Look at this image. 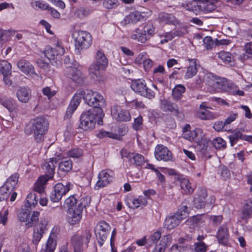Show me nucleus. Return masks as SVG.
Returning a JSON list of instances; mask_svg holds the SVG:
<instances>
[{"instance_id":"1","label":"nucleus","mask_w":252,"mask_h":252,"mask_svg":"<svg viewBox=\"0 0 252 252\" xmlns=\"http://www.w3.org/2000/svg\"><path fill=\"white\" fill-rule=\"evenodd\" d=\"M108 60L104 53L101 50L96 52L94 62L91 64L89 72L91 77L99 83L105 80L102 71L108 66Z\"/></svg>"},{"instance_id":"2","label":"nucleus","mask_w":252,"mask_h":252,"mask_svg":"<svg viewBox=\"0 0 252 252\" xmlns=\"http://www.w3.org/2000/svg\"><path fill=\"white\" fill-rule=\"evenodd\" d=\"M48 129V124L46 120L43 117H38L26 125L25 132L28 135L33 134L35 140L37 142H41Z\"/></svg>"},{"instance_id":"3","label":"nucleus","mask_w":252,"mask_h":252,"mask_svg":"<svg viewBox=\"0 0 252 252\" xmlns=\"http://www.w3.org/2000/svg\"><path fill=\"white\" fill-rule=\"evenodd\" d=\"M103 116L101 108L89 110L81 115L80 127L84 130H92L94 127L96 122L99 125L102 124Z\"/></svg>"},{"instance_id":"4","label":"nucleus","mask_w":252,"mask_h":252,"mask_svg":"<svg viewBox=\"0 0 252 252\" xmlns=\"http://www.w3.org/2000/svg\"><path fill=\"white\" fill-rule=\"evenodd\" d=\"M76 93L80 97V101L83 98L89 106L94 107V109L101 108L104 104L103 96L97 92L91 90H79Z\"/></svg>"},{"instance_id":"5","label":"nucleus","mask_w":252,"mask_h":252,"mask_svg":"<svg viewBox=\"0 0 252 252\" xmlns=\"http://www.w3.org/2000/svg\"><path fill=\"white\" fill-rule=\"evenodd\" d=\"M155 33V28L152 25H146L143 28L135 29L130 35V38L141 43H145Z\"/></svg>"},{"instance_id":"6","label":"nucleus","mask_w":252,"mask_h":252,"mask_svg":"<svg viewBox=\"0 0 252 252\" xmlns=\"http://www.w3.org/2000/svg\"><path fill=\"white\" fill-rule=\"evenodd\" d=\"M75 48L78 50L89 48L92 44L91 34L84 31H75L72 33Z\"/></svg>"},{"instance_id":"7","label":"nucleus","mask_w":252,"mask_h":252,"mask_svg":"<svg viewBox=\"0 0 252 252\" xmlns=\"http://www.w3.org/2000/svg\"><path fill=\"white\" fill-rule=\"evenodd\" d=\"M217 0H195L188 5L189 10H191L196 15L201 12H210L215 9V3Z\"/></svg>"},{"instance_id":"8","label":"nucleus","mask_w":252,"mask_h":252,"mask_svg":"<svg viewBox=\"0 0 252 252\" xmlns=\"http://www.w3.org/2000/svg\"><path fill=\"white\" fill-rule=\"evenodd\" d=\"M39 215V212H32L29 207L25 206L20 210L18 214V218L20 221L25 222L26 226L29 228L32 227L38 220Z\"/></svg>"},{"instance_id":"9","label":"nucleus","mask_w":252,"mask_h":252,"mask_svg":"<svg viewBox=\"0 0 252 252\" xmlns=\"http://www.w3.org/2000/svg\"><path fill=\"white\" fill-rule=\"evenodd\" d=\"M91 237V234L88 230L83 231L81 235H74L71 239L74 252H83L84 247H87Z\"/></svg>"},{"instance_id":"10","label":"nucleus","mask_w":252,"mask_h":252,"mask_svg":"<svg viewBox=\"0 0 252 252\" xmlns=\"http://www.w3.org/2000/svg\"><path fill=\"white\" fill-rule=\"evenodd\" d=\"M233 83L225 78L219 77L214 75L212 84L210 89V92L214 93L225 92L230 93Z\"/></svg>"},{"instance_id":"11","label":"nucleus","mask_w":252,"mask_h":252,"mask_svg":"<svg viewBox=\"0 0 252 252\" xmlns=\"http://www.w3.org/2000/svg\"><path fill=\"white\" fill-rule=\"evenodd\" d=\"M207 189L204 187H199L194 197V205L195 208L200 209L207 204H212L215 201L214 196H210L207 200Z\"/></svg>"},{"instance_id":"12","label":"nucleus","mask_w":252,"mask_h":252,"mask_svg":"<svg viewBox=\"0 0 252 252\" xmlns=\"http://www.w3.org/2000/svg\"><path fill=\"white\" fill-rule=\"evenodd\" d=\"M131 88L134 92L149 99L153 98L155 96V93L147 87L143 80H133L131 84Z\"/></svg>"},{"instance_id":"13","label":"nucleus","mask_w":252,"mask_h":252,"mask_svg":"<svg viewBox=\"0 0 252 252\" xmlns=\"http://www.w3.org/2000/svg\"><path fill=\"white\" fill-rule=\"evenodd\" d=\"M60 228L57 226H54L52 229L49 238L45 245L42 246L40 252H54Z\"/></svg>"},{"instance_id":"14","label":"nucleus","mask_w":252,"mask_h":252,"mask_svg":"<svg viewBox=\"0 0 252 252\" xmlns=\"http://www.w3.org/2000/svg\"><path fill=\"white\" fill-rule=\"evenodd\" d=\"M65 53V49L62 43L59 40L56 41L54 43V47H47L45 51V56L49 60H53L60 58Z\"/></svg>"},{"instance_id":"15","label":"nucleus","mask_w":252,"mask_h":252,"mask_svg":"<svg viewBox=\"0 0 252 252\" xmlns=\"http://www.w3.org/2000/svg\"><path fill=\"white\" fill-rule=\"evenodd\" d=\"M154 155L158 160L168 161L172 160L173 158L172 152L162 144H158L155 147Z\"/></svg>"},{"instance_id":"16","label":"nucleus","mask_w":252,"mask_h":252,"mask_svg":"<svg viewBox=\"0 0 252 252\" xmlns=\"http://www.w3.org/2000/svg\"><path fill=\"white\" fill-rule=\"evenodd\" d=\"M114 173L109 170H103L98 175L95 189H98L109 185L113 180Z\"/></svg>"},{"instance_id":"17","label":"nucleus","mask_w":252,"mask_h":252,"mask_svg":"<svg viewBox=\"0 0 252 252\" xmlns=\"http://www.w3.org/2000/svg\"><path fill=\"white\" fill-rule=\"evenodd\" d=\"M111 113L113 118L118 121L127 122L131 120V116L129 111L122 108L120 106H113L111 108Z\"/></svg>"},{"instance_id":"18","label":"nucleus","mask_w":252,"mask_h":252,"mask_svg":"<svg viewBox=\"0 0 252 252\" xmlns=\"http://www.w3.org/2000/svg\"><path fill=\"white\" fill-rule=\"evenodd\" d=\"M64 74L66 77L70 79L78 85L83 82V78L81 72L77 68L70 66L67 67L64 71Z\"/></svg>"},{"instance_id":"19","label":"nucleus","mask_w":252,"mask_h":252,"mask_svg":"<svg viewBox=\"0 0 252 252\" xmlns=\"http://www.w3.org/2000/svg\"><path fill=\"white\" fill-rule=\"evenodd\" d=\"M63 159V157L62 154H59L57 157L51 158L49 161L45 162L43 165V169L46 173L45 176L48 177L50 176V179H51L53 177V175L55 171V168L58 160Z\"/></svg>"},{"instance_id":"20","label":"nucleus","mask_w":252,"mask_h":252,"mask_svg":"<svg viewBox=\"0 0 252 252\" xmlns=\"http://www.w3.org/2000/svg\"><path fill=\"white\" fill-rule=\"evenodd\" d=\"M121 154L123 158H127L129 161L137 166H142L145 162L144 157L138 153H127L126 150H122Z\"/></svg>"},{"instance_id":"21","label":"nucleus","mask_w":252,"mask_h":252,"mask_svg":"<svg viewBox=\"0 0 252 252\" xmlns=\"http://www.w3.org/2000/svg\"><path fill=\"white\" fill-rule=\"evenodd\" d=\"M216 238L219 244L226 245L229 241V233L228 226L226 224L220 225L216 234Z\"/></svg>"},{"instance_id":"22","label":"nucleus","mask_w":252,"mask_h":252,"mask_svg":"<svg viewBox=\"0 0 252 252\" xmlns=\"http://www.w3.org/2000/svg\"><path fill=\"white\" fill-rule=\"evenodd\" d=\"M16 94L17 99L21 103H27L32 98V90L27 87H19Z\"/></svg>"},{"instance_id":"23","label":"nucleus","mask_w":252,"mask_h":252,"mask_svg":"<svg viewBox=\"0 0 252 252\" xmlns=\"http://www.w3.org/2000/svg\"><path fill=\"white\" fill-rule=\"evenodd\" d=\"M198 146V149L200 154L202 156L208 157L210 158L211 156L209 155L210 154V147L209 144L210 143V140L205 136L204 134L201 138H199L196 142Z\"/></svg>"},{"instance_id":"24","label":"nucleus","mask_w":252,"mask_h":252,"mask_svg":"<svg viewBox=\"0 0 252 252\" xmlns=\"http://www.w3.org/2000/svg\"><path fill=\"white\" fill-rule=\"evenodd\" d=\"M206 220L204 215H196L192 216L186 221V224L190 228L195 229V228L202 227L204 225Z\"/></svg>"},{"instance_id":"25","label":"nucleus","mask_w":252,"mask_h":252,"mask_svg":"<svg viewBox=\"0 0 252 252\" xmlns=\"http://www.w3.org/2000/svg\"><path fill=\"white\" fill-rule=\"evenodd\" d=\"M177 181L179 182L181 189V192L184 194L189 195L192 194L194 189L191 185L190 181L182 176L177 177Z\"/></svg>"},{"instance_id":"26","label":"nucleus","mask_w":252,"mask_h":252,"mask_svg":"<svg viewBox=\"0 0 252 252\" xmlns=\"http://www.w3.org/2000/svg\"><path fill=\"white\" fill-rule=\"evenodd\" d=\"M78 96L77 93H76L71 99L64 116L65 119H70L79 105L81 101L80 97Z\"/></svg>"},{"instance_id":"27","label":"nucleus","mask_w":252,"mask_h":252,"mask_svg":"<svg viewBox=\"0 0 252 252\" xmlns=\"http://www.w3.org/2000/svg\"><path fill=\"white\" fill-rule=\"evenodd\" d=\"M110 226L104 221L99 222L95 228L96 236L97 237H101L102 240H106L109 232L110 231Z\"/></svg>"},{"instance_id":"28","label":"nucleus","mask_w":252,"mask_h":252,"mask_svg":"<svg viewBox=\"0 0 252 252\" xmlns=\"http://www.w3.org/2000/svg\"><path fill=\"white\" fill-rule=\"evenodd\" d=\"M126 204L128 207L136 209L139 207H143L147 204V199L143 196H139L137 198H128Z\"/></svg>"},{"instance_id":"29","label":"nucleus","mask_w":252,"mask_h":252,"mask_svg":"<svg viewBox=\"0 0 252 252\" xmlns=\"http://www.w3.org/2000/svg\"><path fill=\"white\" fill-rule=\"evenodd\" d=\"M189 64L187 67L186 70L185 72L184 78L185 80H188L192 78L197 73L198 69L197 67V60L195 59H188Z\"/></svg>"},{"instance_id":"30","label":"nucleus","mask_w":252,"mask_h":252,"mask_svg":"<svg viewBox=\"0 0 252 252\" xmlns=\"http://www.w3.org/2000/svg\"><path fill=\"white\" fill-rule=\"evenodd\" d=\"M172 238L170 235H166L162 237L161 239L155 245L152 252H164L167 247L171 243Z\"/></svg>"},{"instance_id":"31","label":"nucleus","mask_w":252,"mask_h":252,"mask_svg":"<svg viewBox=\"0 0 252 252\" xmlns=\"http://www.w3.org/2000/svg\"><path fill=\"white\" fill-rule=\"evenodd\" d=\"M214 75V74L210 72L206 74L200 73L195 78V83L198 85L204 83L208 86L207 89L208 91H210L211 84H212Z\"/></svg>"},{"instance_id":"32","label":"nucleus","mask_w":252,"mask_h":252,"mask_svg":"<svg viewBox=\"0 0 252 252\" xmlns=\"http://www.w3.org/2000/svg\"><path fill=\"white\" fill-rule=\"evenodd\" d=\"M10 195H11L10 201H14L17 196V192L13 191L12 189L7 187L6 186L2 185L0 188V201L6 200L9 198Z\"/></svg>"},{"instance_id":"33","label":"nucleus","mask_w":252,"mask_h":252,"mask_svg":"<svg viewBox=\"0 0 252 252\" xmlns=\"http://www.w3.org/2000/svg\"><path fill=\"white\" fill-rule=\"evenodd\" d=\"M19 69L23 73L27 74L35 75L37 76L35 72L34 68L32 65L28 61L24 59H20L17 63Z\"/></svg>"},{"instance_id":"34","label":"nucleus","mask_w":252,"mask_h":252,"mask_svg":"<svg viewBox=\"0 0 252 252\" xmlns=\"http://www.w3.org/2000/svg\"><path fill=\"white\" fill-rule=\"evenodd\" d=\"M82 217V211L80 209H75L68 210L67 221L71 225L79 223Z\"/></svg>"},{"instance_id":"35","label":"nucleus","mask_w":252,"mask_h":252,"mask_svg":"<svg viewBox=\"0 0 252 252\" xmlns=\"http://www.w3.org/2000/svg\"><path fill=\"white\" fill-rule=\"evenodd\" d=\"M203 135V131L200 128H196L193 131L187 130L184 131L182 134V137L184 139L189 141H194L195 142L199 138H201Z\"/></svg>"},{"instance_id":"36","label":"nucleus","mask_w":252,"mask_h":252,"mask_svg":"<svg viewBox=\"0 0 252 252\" xmlns=\"http://www.w3.org/2000/svg\"><path fill=\"white\" fill-rule=\"evenodd\" d=\"M209 107L207 106L206 102H202L199 106V110L197 112V116L201 120H210L214 118V115L207 109Z\"/></svg>"},{"instance_id":"37","label":"nucleus","mask_w":252,"mask_h":252,"mask_svg":"<svg viewBox=\"0 0 252 252\" xmlns=\"http://www.w3.org/2000/svg\"><path fill=\"white\" fill-rule=\"evenodd\" d=\"M50 180V176H41L34 183L33 190L40 194L44 191L45 185Z\"/></svg>"},{"instance_id":"38","label":"nucleus","mask_w":252,"mask_h":252,"mask_svg":"<svg viewBox=\"0 0 252 252\" xmlns=\"http://www.w3.org/2000/svg\"><path fill=\"white\" fill-rule=\"evenodd\" d=\"M181 222L180 219H178V217L174 214L166 218L164 227L168 230H171L178 226Z\"/></svg>"},{"instance_id":"39","label":"nucleus","mask_w":252,"mask_h":252,"mask_svg":"<svg viewBox=\"0 0 252 252\" xmlns=\"http://www.w3.org/2000/svg\"><path fill=\"white\" fill-rule=\"evenodd\" d=\"M139 16V11H135L130 13L126 16L122 20L121 23L123 25H126L129 24H135L141 20Z\"/></svg>"},{"instance_id":"40","label":"nucleus","mask_w":252,"mask_h":252,"mask_svg":"<svg viewBox=\"0 0 252 252\" xmlns=\"http://www.w3.org/2000/svg\"><path fill=\"white\" fill-rule=\"evenodd\" d=\"M159 22L161 23L175 25L177 21L175 17L171 14L161 12L158 15Z\"/></svg>"},{"instance_id":"41","label":"nucleus","mask_w":252,"mask_h":252,"mask_svg":"<svg viewBox=\"0 0 252 252\" xmlns=\"http://www.w3.org/2000/svg\"><path fill=\"white\" fill-rule=\"evenodd\" d=\"M252 139V136H248L246 138L243 135L240 131L234 130L232 134L229 136V139L231 146H233L239 139H244L250 141Z\"/></svg>"},{"instance_id":"42","label":"nucleus","mask_w":252,"mask_h":252,"mask_svg":"<svg viewBox=\"0 0 252 252\" xmlns=\"http://www.w3.org/2000/svg\"><path fill=\"white\" fill-rule=\"evenodd\" d=\"M73 184L69 182L66 183L65 185L62 183H59L55 186L54 189L63 196L67 193L73 188Z\"/></svg>"},{"instance_id":"43","label":"nucleus","mask_w":252,"mask_h":252,"mask_svg":"<svg viewBox=\"0 0 252 252\" xmlns=\"http://www.w3.org/2000/svg\"><path fill=\"white\" fill-rule=\"evenodd\" d=\"M11 64L5 60L0 61V71L3 75H10L12 73Z\"/></svg>"},{"instance_id":"44","label":"nucleus","mask_w":252,"mask_h":252,"mask_svg":"<svg viewBox=\"0 0 252 252\" xmlns=\"http://www.w3.org/2000/svg\"><path fill=\"white\" fill-rule=\"evenodd\" d=\"M160 108L164 111L173 112L175 111L178 112V110L175 107L173 103L170 101L163 99L160 100Z\"/></svg>"},{"instance_id":"45","label":"nucleus","mask_w":252,"mask_h":252,"mask_svg":"<svg viewBox=\"0 0 252 252\" xmlns=\"http://www.w3.org/2000/svg\"><path fill=\"white\" fill-rule=\"evenodd\" d=\"M252 214V198L245 203L242 211V218L248 219Z\"/></svg>"},{"instance_id":"46","label":"nucleus","mask_w":252,"mask_h":252,"mask_svg":"<svg viewBox=\"0 0 252 252\" xmlns=\"http://www.w3.org/2000/svg\"><path fill=\"white\" fill-rule=\"evenodd\" d=\"M185 91L186 88L183 85H176L172 90L173 97L177 100L180 99Z\"/></svg>"},{"instance_id":"47","label":"nucleus","mask_w":252,"mask_h":252,"mask_svg":"<svg viewBox=\"0 0 252 252\" xmlns=\"http://www.w3.org/2000/svg\"><path fill=\"white\" fill-rule=\"evenodd\" d=\"M77 199L74 195H70L64 201L63 206L68 210L76 209Z\"/></svg>"},{"instance_id":"48","label":"nucleus","mask_w":252,"mask_h":252,"mask_svg":"<svg viewBox=\"0 0 252 252\" xmlns=\"http://www.w3.org/2000/svg\"><path fill=\"white\" fill-rule=\"evenodd\" d=\"M48 220L45 218H41L39 222L34 226V229L44 234L45 231L48 230Z\"/></svg>"},{"instance_id":"49","label":"nucleus","mask_w":252,"mask_h":252,"mask_svg":"<svg viewBox=\"0 0 252 252\" xmlns=\"http://www.w3.org/2000/svg\"><path fill=\"white\" fill-rule=\"evenodd\" d=\"M72 168V162L70 159L63 160L59 164V169L63 172H68Z\"/></svg>"},{"instance_id":"50","label":"nucleus","mask_w":252,"mask_h":252,"mask_svg":"<svg viewBox=\"0 0 252 252\" xmlns=\"http://www.w3.org/2000/svg\"><path fill=\"white\" fill-rule=\"evenodd\" d=\"M218 58L225 63H230L231 64V63H233L232 55L229 52L224 51L220 52L218 53Z\"/></svg>"},{"instance_id":"51","label":"nucleus","mask_w":252,"mask_h":252,"mask_svg":"<svg viewBox=\"0 0 252 252\" xmlns=\"http://www.w3.org/2000/svg\"><path fill=\"white\" fill-rule=\"evenodd\" d=\"M18 175L14 174L7 179L4 185L6 186L7 187L13 190L18 183Z\"/></svg>"},{"instance_id":"52","label":"nucleus","mask_w":252,"mask_h":252,"mask_svg":"<svg viewBox=\"0 0 252 252\" xmlns=\"http://www.w3.org/2000/svg\"><path fill=\"white\" fill-rule=\"evenodd\" d=\"M212 143L215 148L222 150L226 146V142L221 137H217L213 140Z\"/></svg>"},{"instance_id":"53","label":"nucleus","mask_w":252,"mask_h":252,"mask_svg":"<svg viewBox=\"0 0 252 252\" xmlns=\"http://www.w3.org/2000/svg\"><path fill=\"white\" fill-rule=\"evenodd\" d=\"M67 156L72 158H79L83 155V151L80 148H74L67 152Z\"/></svg>"},{"instance_id":"54","label":"nucleus","mask_w":252,"mask_h":252,"mask_svg":"<svg viewBox=\"0 0 252 252\" xmlns=\"http://www.w3.org/2000/svg\"><path fill=\"white\" fill-rule=\"evenodd\" d=\"M97 136L99 138H102L105 137L111 138L113 139L120 140L121 136L118 135L117 133H114L110 132L105 131L103 130L100 131L97 134Z\"/></svg>"},{"instance_id":"55","label":"nucleus","mask_w":252,"mask_h":252,"mask_svg":"<svg viewBox=\"0 0 252 252\" xmlns=\"http://www.w3.org/2000/svg\"><path fill=\"white\" fill-rule=\"evenodd\" d=\"M27 203L30 207H34L38 203L36 195L33 192L29 193L26 198Z\"/></svg>"},{"instance_id":"56","label":"nucleus","mask_w":252,"mask_h":252,"mask_svg":"<svg viewBox=\"0 0 252 252\" xmlns=\"http://www.w3.org/2000/svg\"><path fill=\"white\" fill-rule=\"evenodd\" d=\"M161 238L160 232L159 231H156L148 237L147 243L156 244L158 243Z\"/></svg>"},{"instance_id":"57","label":"nucleus","mask_w":252,"mask_h":252,"mask_svg":"<svg viewBox=\"0 0 252 252\" xmlns=\"http://www.w3.org/2000/svg\"><path fill=\"white\" fill-rule=\"evenodd\" d=\"M102 4L104 8L111 9L118 6L119 2L118 0H104Z\"/></svg>"},{"instance_id":"58","label":"nucleus","mask_w":252,"mask_h":252,"mask_svg":"<svg viewBox=\"0 0 252 252\" xmlns=\"http://www.w3.org/2000/svg\"><path fill=\"white\" fill-rule=\"evenodd\" d=\"M91 201V198L89 196H84L80 200V203L78 205L77 208L80 209L81 211H83L84 208L89 206Z\"/></svg>"},{"instance_id":"59","label":"nucleus","mask_w":252,"mask_h":252,"mask_svg":"<svg viewBox=\"0 0 252 252\" xmlns=\"http://www.w3.org/2000/svg\"><path fill=\"white\" fill-rule=\"evenodd\" d=\"M32 6L34 9L38 8L42 10H48L49 5L43 1L36 0L31 2Z\"/></svg>"},{"instance_id":"60","label":"nucleus","mask_w":252,"mask_h":252,"mask_svg":"<svg viewBox=\"0 0 252 252\" xmlns=\"http://www.w3.org/2000/svg\"><path fill=\"white\" fill-rule=\"evenodd\" d=\"M158 35L160 38L164 37L163 39L160 40V44H163L166 43H167L168 41H171L172 39H173L175 37L174 36L173 32H166L163 34H160L159 33Z\"/></svg>"},{"instance_id":"61","label":"nucleus","mask_w":252,"mask_h":252,"mask_svg":"<svg viewBox=\"0 0 252 252\" xmlns=\"http://www.w3.org/2000/svg\"><path fill=\"white\" fill-rule=\"evenodd\" d=\"M90 13V10L89 9L84 7H80L75 11V15L80 19H82L88 16Z\"/></svg>"},{"instance_id":"62","label":"nucleus","mask_w":252,"mask_h":252,"mask_svg":"<svg viewBox=\"0 0 252 252\" xmlns=\"http://www.w3.org/2000/svg\"><path fill=\"white\" fill-rule=\"evenodd\" d=\"M0 104L8 110L11 109L12 107V99L4 95L0 96Z\"/></svg>"},{"instance_id":"63","label":"nucleus","mask_w":252,"mask_h":252,"mask_svg":"<svg viewBox=\"0 0 252 252\" xmlns=\"http://www.w3.org/2000/svg\"><path fill=\"white\" fill-rule=\"evenodd\" d=\"M43 234V233L38 231V230H36L34 229L32 240V243L34 244V245H37V244H38V243L42 238Z\"/></svg>"},{"instance_id":"64","label":"nucleus","mask_w":252,"mask_h":252,"mask_svg":"<svg viewBox=\"0 0 252 252\" xmlns=\"http://www.w3.org/2000/svg\"><path fill=\"white\" fill-rule=\"evenodd\" d=\"M143 125V118L142 116H139L136 118L134 119V122L133 123V128L138 130L142 128Z\"/></svg>"}]
</instances>
